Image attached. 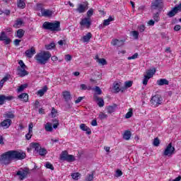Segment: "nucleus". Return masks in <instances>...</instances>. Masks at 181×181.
I'll use <instances>...</instances> for the list:
<instances>
[{
	"mask_svg": "<svg viewBox=\"0 0 181 181\" xmlns=\"http://www.w3.org/2000/svg\"><path fill=\"white\" fill-rule=\"evenodd\" d=\"M25 158H26V153L25 152L11 150L1 155L0 163L1 165H9L12 160H23Z\"/></svg>",
	"mask_w": 181,
	"mask_h": 181,
	"instance_id": "obj_1",
	"label": "nucleus"
},
{
	"mask_svg": "<svg viewBox=\"0 0 181 181\" xmlns=\"http://www.w3.org/2000/svg\"><path fill=\"white\" fill-rule=\"evenodd\" d=\"M133 112H132V109H129V112L125 115V118L126 119H129V118H131V117H132L133 115Z\"/></svg>",
	"mask_w": 181,
	"mask_h": 181,
	"instance_id": "obj_48",
	"label": "nucleus"
},
{
	"mask_svg": "<svg viewBox=\"0 0 181 181\" xmlns=\"http://www.w3.org/2000/svg\"><path fill=\"white\" fill-rule=\"evenodd\" d=\"M151 104L154 105V107H159V105H162L163 103V98L160 95H156L153 96L151 99Z\"/></svg>",
	"mask_w": 181,
	"mask_h": 181,
	"instance_id": "obj_4",
	"label": "nucleus"
},
{
	"mask_svg": "<svg viewBox=\"0 0 181 181\" xmlns=\"http://www.w3.org/2000/svg\"><path fill=\"white\" fill-rule=\"evenodd\" d=\"M176 13H179V12L177 11V10L176 9L175 7L171 9V11H170L168 13L167 16H168V18H173V16H175L176 15Z\"/></svg>",
	"mask_w": 181,
	"mask_h": 181,
	"instance_id": "obj_23",
	"label": "nucleus"
},
{
	"mask_svg": "<svg viewBox=\"0 0 181 181\" xmlns=\"http://www.w3.org/2000/svg\"><path fill=\"white\" fill-rule=\"evenodd\" d=\"M17 6L21 9H25L26 6V4L25 3V0H17Z\"/></svg>",
	"mask_w": 181,
	"mask_h": 181,
	"instance_id": "obj_28",
	"label": "nucleus"
},
{
	"mask_svg": "<svg viewBox=\"0 0 181 181\" xmlns=\"http://www.w3.org/2000/svg\"><path fill=\"white\" fill-rule=\"evenodd\" d=\"M39 155H40V156H45V155H46V153H47V150H46V148H40L38 151Z\"/></svg>",
	"mask_w": 181,
	"mask_h": 181,
	"instance_id": "obj_41",
	"label": "nucleus"
},
{
	"mask_svg": "<svg viewBox=\"0 0 181 181\" xmlns=\"http://www.w3.org/2000/svg\"><path fill=\"white\" fill-rule=\"evenodd\" d=\"M28 173H30L29 168H21L16 172V176H18L19 180H25L28 177Z\"/></svg>",
	"mask_w": 181,
	"mask_h": 181,
	"instance_id": "obj_5",
	"label": "nucleus"
},
{
	"mask_svg": "<svg viewBox=\"0 0 181 181\" xmlns=\"http://www.w3.org/2000/svg\"><path fill=\"white\" fill-rule=\"evenodd\" d=\"M22 23H23V21L21 20H17L13 25V28H19L20 26H22Z\"/></svg>",
	"mask_w": 181,
	"mask_h": 181,
	"instance_id": "obj_43",
	"label": "nucleus"
},
{
	"mask_svg": "<svg viewBox=\"0 0 181 181\" xmlns=\"http://www.w3.org/2000/svg\"><path fill=\"white\" fill-rule=\"evenodd\" d=\"M4 117L6 119H13V118H15V115L13 114V112H7L4 115Z\"/></svg>",
	"mask_w": 181,
	"mask_h": 181,
	"instance_id": "obj_25",
	"label": "nucleus"
},
{
	"mask_svg": "<svg viewBox=\"0 0 181 181\" xmlns=\"http://www.w3.org/2000/svg\"><path fill=\"white\" fill-rule=\"evenodd\" d=\"M93 37V34L91 33H88L86 35L83 37V42L84 43L90 42V39Z\"/></svg>",
	"mask_w": 181,
	"mask_h": 181,
	"instance_id": "obj_29",
	"label": "nucleus"
},
{
	"mask_svg": "<svg viewBox=\"0 0 181 181\" xmlns=\"http://www.w3.org/2000/svg\"><path fill=\"white\" fill-rule=\"evenodd\" d=\"M42 28L45 30H50V32H60V30H62L60 21H55L54 23L45 21L42 24Z\"/></svg>",
	"mask_w": 181,
	"mask_h": 181,
	"instance_id": "obj_3",
	"label": "nucleus"
},
{
	"mask_svg": "<svg viewBox=\"0 0 181 181\" xmlns=\"http://www.w3.org/2000/svg\"><path fill=\"white\" fill-rule=\"evenodd\" d=\"M18 64H20L19 66H18L17 69H27L28 66H26V65L25 64V63L23 62V61L20 60L18 62Z\"/></svg>",
	"mask_w": 181,
	"mask_h": 181,
	"instance_id": "obj_44",
	"label": "nucleus"
},
{
	"mask_svg": "<svg viewBox=\"0 0 181 181\" xmlns=\"http://www.w3.org/2000/svg\"><path fill=\"white\" fill-rule=\"evenodd\" d=\"M158 86H169V81L165 78H161L157 81Z\"/></svg>",
	"mask_w": 181,
	"mask_h": 181,
	"instance_id": "obj_24",
	"label": "nucleus"
},
{
	"mask_svg": "<svg viewBox=\"0 0 181 181\" xmlns=\"http://www.w3.org/2000/svg\"><path fill=\"white\" fill-rule=\"evenodd\" d=\"M159 144H160V141H159L158 138L154 139V141L153 142V144L154 146H159Z\"/></svg>",
	"mask_w": 181,
	"mask_h": 181,
	"instance_id": "obj_55",
	"label": "nucleus"
},
{
	"mask_svg": "<svg viewBox=\"0 0 181 181\" xmlns=\"http://www.w3.org/2000/svg\"><path fill=\"white\" fill-rule=\"evenodd\" d=\"M45 168H47V169H50L51 170H54V167H53V165L49 162L45 164Z\"/></svg>",
	"mask_w": 181,
	"mask_h": 181,
	"instance_id": "obj_50",
	"label": "nucleus"
},
{
	"mask_svg": "<svg viewBox=\"0 0 181 181\" xmlns=\"http://www.w3.org/2000/svg\"><path fill=\"white\" fill-rule=\"evenodd\" d=\"M46 91H47V86H44L42 89L39 90L37 91V94H38V95H40V97H43V95H45V93H46Z\"/></svg>",
	"mask_w": 181,
	"mask_h": 181,
	"instance_id": "obj_30",
	"label": "nucleus"
},
{
	"mask_svg": "<svg viewBox=\"0 0 181 181\" xmlns=\"http://www.w3.org/2000/svg\"><path fill=\"white\" fill-rule=\"evenodd\" d=\"M42 16H45V17H50L52 15H53V11L50 10H42L41 11Z\"/></svg>",
	"mask_w": 181,
	"mask_h": 181,
	"instance_id": "obj_26",
	"label": "nucleus"
},
{
	"mask_svg": "<svg viewBox=\"0 0 181 181\" xmlns=\"http://www.w3.org/2000/svg\"><path fill=\"white\" fill-rule=\"evenodd\" d=\"M33 148L36 151V152H38L40 149H42V146H40L39 143H33Z\"/></svg>",
	"mask_w": 181,
	"mask_h": 181,
	"instance_id": "obj_37",
	"label": "nucleus"
},
{
	"mask_svg": "<svg viewBox=\"0 0 181 181\" xmlns=\"http://www.w3.org/2000/svg\"><path fill=\"white\" fill-rule=\"evenodd\" d=\"M153 18L156 22H159V19H160V18L159 17V13H153Z\"/></svg>",
	"mask_w": 181,
	"mask_h": 181,
	"instance_id": "obj_49",
	"label": "nucleus"
},
{
	"mask_svg": "<svg viewBox=\"0 0 181 181\" xmlns=\"http://www.w3.org/2000/svg\"><path fill=\"white\" fill-rule=\"evenodd\" d=\"M0 40L1 42H4L5 45H9L11 43V39L8 38L5 32L1 33Z\"/></svg>",
	"mask_w": 181,
	"mask_h": 181,
	"instance_id": "obj_12",
	"label": "nucleus"
},
{
	"mask_svg": "<svg viewBox=\"0 0 181 181\" xmlns=\"http://www.w3.org/2000/svg\"><path fill=\"white\" fill-rule=\"evenodd\" d=\"M33 135V132H29L27 134H25V139L29 141L30 138H32V136Z\"/></svg>",
	"mask_w": 181,
	"mask_h": 181,
	"instance_id": "obj_53",
	"label": "nucleus"
},
{
	"mask_svg": "<svg viewBox=\"0 0 181 181\" xmlns=\"http://www.w3.org/2000/svg\"><path fill=\"white\" fill-rule=\"evenodd\" d=\"M175 153V147L172 146V143H170L164 151L165 156H169V155H173Z\"/></svg>",
	"mask_w": 181,
	"mask_h": 181,
	"instance_id": "obj_6",
	"label": "nucleus"
},
{
	"mask_svg": "<svg viewBox=\"0 0 181 181\" xmlns=\"http://www.w3.org/2000/svg\"><path fill=\"white\" fill-rule=\"evenodd\" d=\"M87 9H88V3H86L84 4H79L76 11V12H78V13H84V12H86Z\"/></svg>",
	"mask_w": 181,
	"mask_h": 181,
	"instance_id": "obj_9",
	"label": "nucleus"
},
{
	"mask_svg": "<svg viewBox=\"0 0 181 181\" xmlns=\"http://www.w3.org/2000/svg\"><path fill=\"white\" fill-rule=\"evenodd\" d=\"M112 21H114V18H112V16H110L107 19L104 20L103 25L108 26V25H110V22H112Z\"/></svg>",
	"mask_w": 181,
	"mask_h": 181,
	"instance_id": "obj_35",
	"label": "nucleus"
},
{
	"mask_svg": "<svg viewBox=\"0 0 181 181\" xmlns=\"http://www.w3.org/2000/svg\"><path fill=\"white\" fill-rule=\"evenodd\" d=\"M163 4L162 0H153L151 3V9H159L162 8Z\"/></svg>",
	"mask_w": 181,
	"mask_h": 181,
	"instance_id": "obj_8",
	"label": "nucleus"
},
{
	"mask_svg": "<svg viewBox=\"0 0 181 181\" xmlns=\"http://www.w3.org/2000/svg\"><path fill=\"white\" fill-rule=\"evenodd\" d=\"M99 118L100 119L103 120V119H107V118H108V115H105V113L104 112H100L99 114Z\"/></svg>",
	"mask_w": 181,
	"mask_h": 181,
	"instance_id": "obj_46",
	"label": "nucleus"
},
{
	"mask_svg": "<svg viewBox=\"0 0 181 181\" xmlns=\"http://www.w3.org/2000/svg\"><path fill=\"white\" fill-rule=\"evenodd\" d=\"M121 85L118 82H114L113 83V90L114 93H119V91H122V93H124L125 91V88H120Z\"/></svg>",
	"mask_w": 181,
	"mask_h": 181,
	"instance_id": "obj_11",
	"label": "nucleus"
},
{
	"mask_svg": "<svg viewBox=\"0 0 181 181\" xmlns=\"http://www.w3.org/2000/svg\"><path fill=\"white\" fill-rule=\"evenodd\" d=\"M28 132H33V123H30L28 125Z\"/></svg>",
	"mask_w": 181,
	"mask_h": 181,
	"instance_id": "obj_61",
	"label": "nucleus"
},
{
	"mask_svg": "<svg viewBox=\"0 0 181 181\" xmlns=\"http://www.w3.org/2000/svg\"><path fill=\"white\" fill-rule=\"evenodd\" d=\"M138 56H139L138 53H135L132 57H129L127 58V60H135V59H138Z\"/></svg>",
	"mask_w": 181,
	"mask_h": 181,
	"instance_id": "obj_54",
	"label": "nucleus"
},
{
	"mask_svg": "<svg viewBox=\"0 0 181 181\" xmlns=\"http://www.w3.org/2000/svg\"><path fill=\"white\" fill-rule=\"evenodd\" d=\"M93 13H94V10L93 8H90L87 11V18H91V16H93Z\"/></svg>",
	"mask_w": 181,
	"mask_h": 181,
	"instance_id": "obj_52",
	"label": "nucleus"
},
{
	"mask_svg": "<svg viewBox=\"0 0 181 181\" xmlns=\"http://www.w3.org/2000/svg\"><path fill=\"white\" fill-rule=\"evenodd\" d=\"M118 108V105L117 104H113L112 105L108 106L107 107V111L108 114H112V112H115V110Z\"/></svg>",
	"mask_w": 181,
	"mask_h": 181,
	"instance_id": "obj_18",
	"label": "nucleus"
},
{
	"mask_svg": "<svg viewBox=\"0 0 181 181\" xmlns=\"http://www.w3.org/2000/svg\"><path fill=\"white\" fill-rule=\"evenodd\" d=\"M155 73H156V69L153 68L151 69H148L146 71V76H148L149 78H152V77H153V74H155Z\"/></svg>",
	"mask_w": 181,
	"mask_h": 181,
	"instance_id": "obj_27",
	"label": "nucleus"
},
{
	"mask_svg": "<svg viewBox=\"0 0 181 181\" xmlns=\"http://www.w3.org/2000/svg\"><path fill=\"white\" fill-rule=\"evenodd\" d=\"M51 115H52V118H54L57 115V110H56V109H54V107H53L51 111Z\"/></svg>",
	"mask_w": 181,
	"mask_h": 181,
	"instance_id": "obj_56",
	"label": "nucleus"
},
{
	"mask_svg": "<svg viewBox=\"0 0 181 181\" xmlns=\"http://www.w3.org/2000/svg\"><path fill=\"white\" fill-rule=\"evenodd\" d=\"M132 34L136 40H138V39H139V33L138 31L136 30L132 31Z\"/></svg>",
	"mask_w": 181,
	"mask_h": 181,
	"instance_id": "obj_42",
	"label": "nucleus"
},
{
	"mask_svg": "<svg viewBox=\"0 0 181 181\" xmlns=\"http://www.w3.org/2000/svg\"><path fill=\"white\" fill-rule=\"evenodd\" d=\"M2 128L4 129H8L10 125L12 124V120L11 119H6L3 122H1Z\"/></svg>",
	"mask_w": 181,
	"mask_h": 181,
	"instance_id": "obj_15",
	"label": "nucleus"
},
{
	"mask_svg": "<svg viewBox=\"0 0 181 181\" xmlns=\"http://www.w3.org/2000/svg\"><path fill=\"white\" fill-rule=\"evenodd\" d=\"M25 54L26 57H28V59H32V57H33V55L36 54V49H35L33 47L30 49L26 50L25 52Z\"/></svg>",
	"mask_w": 181,
	"mask_h": 181,
	"instance_id": "obj_14",
	"label": "nucleus"
},
{
	"mask_svg": "<svg viewBox=\"0 0 181 181\" xmlns=\"http://www.w3.org/2000/svg\"><path fill=\"white\" fill-rule=\"evenodd\" d=\"M65 60H66V62H71V55H70V54L65 55Z\"/></svg>",
	"mask_w": 181,
	"mask_h": 181,
	"instance_id": "obj_62",
	"label": "nucleus"
},
{
	"mask_svg": "<svg viewBox=\"0 0 181 181\" xmlns=\"http://www.w3.org/2000/svg\"><path fill=\"white\" fill-rule=\"evenodd\" d=\"M81 26H85L87 29L91 26V18H84L80 22Z\"/></svg>",
	"mask_w": 181,
	"mask_h": 181,
	"instance_id": "obj_7",
	"label": "nucleus"
},
{
	"mask_svg": "<svg viewBox=\"0 0 181 181\" xmlns=\"http://www.w3.org/2000/svg\"><path fill=\"white\" fill-rule=\"evenodd\" d=\"M18 98L21 101H23L24 103H28V101H29V95H28V93H23L20 94L18 96Z\"/></svg>",
	"mask_w": 181,
	"mask_h": 181,
	"instance_id": "obj_16",
	"label": "nucleus"
},
{
	"mask_svg": "<svg viewBox=\"0 0 181 181\" xmlns=\"http://www.w3.org/2000/svg\"><path fill=\"white\" fill-rule=\"evenodd\" d=\"M72 178L74 179V180H78V177L80 176V174L78 173H75L71 175Z\"/></svg>",
	"mask_w": 181,
	"mask_h": 181,
	"instance_id": "obj_57",
	"label": "nucleus"
},
{
	"mask_svg": "<svg viewBox=\"0 0 181 181\" xmlns=\"http://www.w3.org/2000/svg\"><path fill=\"white\" fill-rule=\"evenodd\" d=\"M50 57H52V54H50V52L42 51L37 53L35 55V59L38 64L45 66V64H46L49 60H50Z\"/></svg>",
	"mask_w": 181,
	"mask_h": 181,
	"instance_id": "obj_2",
	"label": "nucleus"
},
{
	"mask_svg": "<svg viewBox=\"0 0 181 181\" xmlns=\"http://www.w3.org/2000/svg\"><path fill=\"white\" fill-rule=\"evenodd\" d=\"M53 122H56V123H54V124H53V128L54 129H56L57 128V127H59V121H57V119H54V120H53Z\"/></svg>",
	"mask_w": 181,
	"mask_h": 181,
	"instance_id": "obj_60",
	"label": "nucleus"
},
{
	"mask_svg": "<svg viewBox=\"0 0 181 181\" xmlns=\"http://www.w3.org/2000/svg\"><path fill=\"white\" fill-rule=\"evenodd\" d=\"M139 30L141 33L144 32L145 31V25H141L139 26Z\"/></svg>",
	"mask_w": 181,
	"mask_h": 181,
	"instance_id": "obj_63",
	"label": "nucleus"
},
{
	"mask_svg": "<svg viewBox=\"0 0 181 181\" xmlns=\"http://www.w3.org/2000/svg\"><path fill=\"white\" fill-rule=\"evenodd\" d=\"M62 95L66 103H69L71 100V94L69 91H64L62 93Z\"/></svg>",
	"mask_w": 181,
	"mask_h": 181,
	"instance_id": "obj_21",
	"label": "nucleus"
},
{
	"mask_svg": "<svg viewBox=\"0 0 181 181\" xmlns=\"http://www.w3.org/2000/svg\"><path fill=\"white\" fill-rule=\"evenodd\" d=\"M93 90H94L95 93H96L98 95H101V94H103V90H101V88H100L99 86H95Z\"/></svg>",
	"mask_w": 181,
	"mask_h": 181,
	"instance_id": "obj_40",
	"label": "nucleus"
},
{
	"mask_svg": "<svg viewBox=\"0 0 181 181\" xmlns=\"http://www.w3.org/2000/svg\"><path fill=\"white\" fill-rule=\"evenodd\" d=\"M112 45H113V46H117V47H121V46L124 45V41L115 39L112 40Z\"/></svg>",
	"mask_w": 181,
	"mask_h": 181,
	"instance_id": "obj_22",
	"label": "nucleus"
},
{
	"mask_svg": "<svg viewBox=\"0 0 181 181\" xmlns=\"http://www.w3.org/2000/svg\"><path fill=\"white\" fill-rule=\"evenodd\" d=\"M6 81H8V77L6 76L0 81V90H2V87H4V84H5Z\"/></svg>",
	"mask_w": 181,
	"mask_h": 181,
	"instance_id": "obj_45",
	"label": "nucleus"
},
{
	"mask_svg": "<svg viewBox=\"0 0 181 181\" xmlns=\"http://www.w3.org/2000/svg\"><path fill=\"white\" fill-rule=\"evenodd\" d=\"M13 100V96H6L5 95H0V105H4L5 101H11Z\"/></svg>",
	"mask_w": 181,
	"mask_h": 181,
	"instance_id": "obj_10",
	"label": "nucleus"
},
{
	"mask_svg": "<svg viewBox=\"0 0 181 181\" xmlns=\"http://www.w3.org/2000/svg\"><path fill=\"white\" fill-rule=\"evenodd\" d=\"M45 131H47V132H52V131H53V127L52 126V123L47 122L45 125Z\"/></svg>",
	"mask_w": 181,
	"mask_h": 181,
	"instance_id": "obj_33",
	"label": "nucleus"
},
{
	"mask_svg": "<svg viewBox=\"0 0 181 181\" xmlns=\"http://www.w3.org/2000/svg\"><path fill=\"white\" fill-rule=\"evenodd\" d=\"M80 129L81 131H85L87 135H91V129L86 125V124H81L80 125Z\"/></svg>",
	"mask_w": 181,
	"mask_h": 181,
	"instance_id": "obj_19",
	"label": "nucleus"
},
{
	"mask_svg": "<svg viewBox=\"0 0 181 181\" xmlns=\"http://www.w3.org/2000/svg\"><path fill=\"white\" fill-rule=\"evenodd\" d=\"M149 78L148 76L145 75L143 79V84L144 86H146L148 84V81H149Z\"/></svg>",
	"mask_w": 181,
	"mask_h": 181,
	"instance_id": "obj_51",
	"label": "nucleus"
},
{
	"mask_svg": "<svg viewBox=\"0 0 181 181\" xmlns=\"http://www.w3.org/2000/svg\"><path fill=\"white\" fill-rule=\"evenodd\" d=\"M131 131H126L124 132V134H123V139H125V141H129V139H131Z\"/></svg>",
	"mask_w": 181,
	"mask_h": 181,
	"instance_id": "obj_32",
	"label": "nucleus"
},
{
	"mask_svg": "<svg viewBox=\"0 0 181 181\" xmlns=\"http://www.w3.org/2000/svg\"><path fill=\"white\" fill-rule=\"evenodd\" d=\"M24 35L25 30H23V29H19L17 30V37H18V39H22V37H23Z\"/></svg>",
	"mask_w": 181,
	"mask_h": 181,
	"instance_id": "obj_36",
	"label": "nucleus"
},
{
	"mask_svg": "<svg viewBox=\"0 0 181 181\" xmlns=\"http://www.w3.org/2000/svg\"><path fill=\"white\" fill-rule=\"evenodd\" d=\"M115 176H116V177H119L122 176V171L121 170H116Z\"/></svg>",
	"mask_w": 181,
	"mask_h": 181,
	"instance_id": "obj_59",
	"label": "nucleus"
},
{
	"mask_svg": "<svg viewBox=\"0 0 181 181\" xmlns=\"http://www.w3.org/2000/svg\"><path fill=\"white\" fill-rule=\"evenodd\" d=\"M17 74L19 77H25L29 74V72L26 71V68H17Z\"/></svg>",
	"mask_w": 181,
	"mask_h": 181,
	"instance_id": "obj_13",
	"label": "nucleus"
},
{
	"mask_svg": "<svg viewBox=\"0 0 181 181\" xmlns=\"http://www.w3.org/2000/svg\"><path fill=\"white\" fill-rule=\"evenodd\" d=\"M94 179V175L93 174H89L88 175V177L86 178V181H93Z\"/></svg>",
	"mask_w": 181,
	"mask_h": 181,
	"instance_id": "obj_58",
	"label": "nucleus"
},
{
	"mask_svg": "<svg viewBox=\"0 0 181 181\" xmlns=\"http://www.w3.org/2000/svg\"><path fill=\"white\" fill-rule=\"evenodd\" d=\"M95 59L96 60V62L101 64V66H105L107 64V60L104 58L100 59L98 55H95Z\"/></svg>",
	"mask_w": 181,
	"mask_h": 181,
	"instance_id": "obj_20",
	"label": "nucleus"
},
{
	"mask_svg": "<svg viewBox=\"0 0 181 181\" xmlns=\"http://www.w3.org/2000/svg\"><path fill=\"white\" fill-rule=\"evenodd\" d=\"M68 155H69V153L67 152V151H62V153L59 156L60 160H66V159L67 158Z\"/></svg>",
	"mask_w": 181,
	"mask_h": 181,
	"instance_id": "obj_31",
	"label": "nucleus"
},
{
	"mask_svg": "<svg viewBox=\"0 0 181 181\" xmlns=\"http://www.w3.org/2000/svg\"><path fill=\"white\" fill-rule=\"evenodd\" d=\"M95 101H97L98 107H103L104 105V100L102 98L98 97L97 95H93Z\"/></svg>",
	"mask_w": 181,
	"mask_h": 181,
	"instance_id": "obj_17",
	"label": "nucleus"
},
{
	"mask_svg": "<svg viewBox=\"0 0 181 181\" xmlns=\"http://www.w3.org/2000/svg\"><path fill=\"white\" fill-rule=\"evenodd\" d=\"M65 160L66 162H74V160H76V158L73 155H69L68 154Z\"/></svg>",
	"mask_w": 181,
	"mask_h": 181,
	"instance_id": "obj_38",
	"label": "nucleus"
},
{
	"mask_svg": "<svg viewBox=\"0 0 181 181\" xmlns=\"http://www.w3.org/2000/svg\"><path fill=\"white\" fill-rule=\"evenodd\" d=\"M180 29H181L180 25H176L174 27V30H175L176 32L180 30Z\"/></svg>",
	"mask_w": 181,
	"mask_h": 181,
	"instance_id": "obj_64",
	"label": "nucleus"
},
{
	"mask_svg": "<svg viewBox=\"0 0 181 181\" xmlns=\"http://www.w3.org/2000/svg\"><path fill=\"white\" fill-rule=\"evenodd\" d=\"M54 47H56L54 42H51L50 44L45 45V49L47 50H52V49H54Z\"/></svg>",
	"mask_w": 181,
	"mask_h": 181,
	"instance_id": "obj_39",
	"label": "nucleus"
},
{
	"mask_svg": "<svg viewBox=\"0 0 181 181\" xmlns=\"http://www.w3.org/2000/svg\"><path fill=\"white\" fill-rule=\"evenodd\" d=\"M132 83H133L132 81L124 82L125 88H129L130 87H132Z\"/></svg>",
	"mask_w": 181,
	"mask_h": 181,
	"instance_id": "obj_47",
	"label": "nucleus"
},
{
	"mask_svg": "<svg viewBox=\"0 0 181 181\" xmlns=\"http://www.w3.org/2000/svg\"><path fill=\"white\" fill-rule=\"evenodd\" d=\"M28 83L22 84L17 88V93H22L25 91V89L28 88Z\"/></svg>",
	"mask_w": 181,
	"mask_h": 181,
	"instance_id": "obj_34",
	"label": "nucleus"
}]
</instances>
